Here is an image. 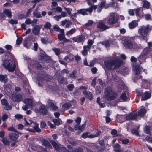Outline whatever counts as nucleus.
Instances as JSON below:
<instances>
[{"mask_svg": "<svg viewBox=\"0 0 152 152\" xmlns=\"http://www.w3.org/2000/svg\"><path fill=\"white\" fill-rule=\"evenodd\" d=\"M72 152H83L82 149L80 148H78L72 150Z\"/></svg>", "mask_w": 152, "mask_h": 152, "instance_id": "774afa93", "label": "nucleus"}, {"mask_svg": "<svg viewBox=\"0 0 152 152\" xmlns=\"http://www.w3.org/2000/svg\"><path fill=\"white\" fill-rule=\"evenodd\" d=\"M72 24V22L66 19H65L60 22V25L62 26H65V28H69Z\"/></svg>", "mask_w": 152, "mask_h": 152, "instance_id": "ddd939ff", "label": "nucleus"}, {"mask_svg": "<svg viewBox=\"0 0 152 152\" xmlns=\"http://www.w3.org/2000/svg\"><path fill=\"white\" fill-rule=\"evenodd\" d=\"M72 106L71 104L69 103H66L62 105V107L64 110L69 109Z\"/></svg>", "mask_w": 152, "mask_h": 152, "instance_id": "09e8293b", "label": "nucleus"}, {"mask_svg": "<svg viewBox=\"0 0 152 152\" xmlns=\"http://www.w3.org/2000/svg\"><path fill=\"white\" fill-rule=\"evenodd\" d=\"M101 43L107 48L109 47L110 46V43L109 41H107L102 42Z\"/></svg>", "mask_w": 152, "mask_h": 152, "instance_id": "680f3d73", "label": "nucleus"}, {"mask_svg": "<svg viewBox=\"0 0 152 152\" xmlns=\"http://www.w3.org/2000/svg\"><path fill=\"white\" fill-rule=\"evenodd\" d=\"M12 99L15 102L20 101L22 100V96L21 94H16L14 92L12 95Z\"/></svg>", "mask_w": 152, "mask_h": 152, "instance_id": "4468645a", "label": "nucleus"}, {"mask_svg": "<svg viewBox=\"0 0 152 152\" xmlns=\"http://www.w3.org/2000/svg\"><path fill=\"white\" fill-rule=\"evenodd\" d=\"M76 71H73L69 75V77L70 78H72L75 79L76 78L75 75L76 74Z\"/></svg>", "mask_w": 152, "mask_h": 152, "instance_id": "603ef678", "label": "nucleus"}, {"mask_svg": "<svg viewBox=\"0 0 152 152\" xmlns=\"http://www.w3.org/2000/svg\"><path fill=\"white\" fill-rule=\"evenodd\" d=\"M58 39L61 40L64 39L65 35L64 34H58Z\"/></svg>", "mask_w": 152, "mask_h": 152, "instance_id": "bf43d9fd", "label": "nucleus"}, {"mask_svg": "<svg viewBox=\"0 0 152 152\" xmlns=\"http://www.w3.org/2000/svg\"><path fill=\"white\" fill-rule=\"evenodd\" d=\"M52 121L56 125L58 126L60 124H62V121L61 119L59 118L58 119H54L52 120Z\"/></svg>", "mask_w": 152, "mask_h": 152, "instance_id": "c03bdc74", "label": "nucleus"}, {"mask_svg": "<svg viewBox=\"0 0 152 152\" xmlns=\"http://www.w3.org/2000/svg\"><path fill=\"white\" fill-rule=\"evenodd\" d=\"M3 13L9 18H11L12 17V12L11 11L8 9H6L3 11Z\"/></svg>", "mask_w": 152, "mask_h": 152, "instance_id": "a18cd8bd", "label": "nucleus"}, {"mask_svg": "<svg viewBox=\"0 0 152 152\" xmlns=\"http://www.w3.org/2000/svg\"><path fill=\"white\" fill-rule=\"evenodd\" d=\"M111 77L109 75H108V73H107V78H109V79L111 78L114 81L117 82V80L119 79V78L117 76H116L115 73L113 71L111 72Z\"/></svg>", "mask_w": 152, "mask_h": 152, "instance_id": "aec40b11", "label": "nucleus"}, {"mask_svg": "<svg viewBox=\"0 0 152 152\" xmlns=\"http://www.w3.org/2000/svg\"><path fill=\"white\" fill-rule=\"evenodd\" d=\"M42 145L48 148L49 149H52V147L48 142L45 140H43L42 141Z\"/></svg>", "mask_w": 152, "mask_h": 152, "instance_id": "c756f323", "label": "nucleus"}, {"mask_svg": "<svg viewBox=\"0 0 152 152\" xmlns=\"http://www.w3.org/2000/svg\"><path fill=\"white\" fill-rule=\"evenodd\" d=\"M53 50L55 53L56 54L57 56L59 55L61 53L60 50L59 49L54 48L52 49Z\"/></svg>", "mask_w": 152, "mask_h": 152, "instance_id": "5fc2aeb1", "label": "nucleus"}, {"mask_svg": "<svg viewBox=\"0 0 152 152\" xmlns=\"http://www.w3.org/2000/svg\"><path fill=\"white\" fill-rule=\"evenodd\" d=\"M141 54L145 56L147 55L151 56H152V49L150 47L145 48L143 50Z\"/></svg>", "mask_w": 152, "mask_h": 152, "instance_id": "dca6fc26", "label": "nucleus"}, {"mask_svg": "<svg viewBox=\"0 0 152 152\" xmlns=\"http://www.w3.org/2000/svg\"><path fill=\"white\" fill-rule=\"evenodd\" d=\"M15 61L13 58L9 60H5L3 63V65L4 67L9 72H12L14 71L15 68Z\"/></svg>", "mask_w": 152, "mask_h": 152, "instance_id": "20e7f679", "label": "nucleus"}, {"mask_svg": "<svg viewBox=\"0 0 152 152\" xmlns=\"http://www.w3.org/2000/svg\"><path fill=\"white\" fill-rule=\"evenodd\" d=\"M0 81L4 83H7L8 81L7 75H0Z\"/></svg>", "mask_w": 152, "mask_h": 152, "instance_id": "7c9ffc66", "label": "nucleus"}, {"mask_svg": "<svg viewBox=\"0 0 152 152\" xmlns=\"http://www.w3.org/2000/svg\"><path fill=\"white\" fill-rule=\"evenodd\" d=\"M117 94L113 92L111 87H107L104 89L103 98L107 101L113 100L117 97Z\"/></svg>", "mask_w": 152, "mask_h": 152, "instance_id": "f03ea898", "label": "nucleus"}, {"mask_svg": "<svg viewBox=\"0 0 152 152\" xmlns=\"http://www.w3.org/2000/svg\"><path fill=\"white\" fill-rule=\"evenodd\" d=\"M94 23V21L92 20H89L88 22L83 25V26L86 28L88 29L90 27L93 25Z\"/></svg>", "mask_w": 152, "mask_h": 152, "instance_id": "2f4dec72", "label": "nucleus"}, {"mask_svg": "<svg viewBox=\"0 0 152 152\" xmlns=\"http://www.w3.org/2000/svg\"><path fill=\"white\" fill-rule=\"evenodd\" d=\"M134 42V40L133 38L127 37L123 40V43L124 46L126 48L132 49Z\"/></svg>", "mask_w": 152, "mask_h": 152, "instance_id": "6e6552de", "label": "nucleus"}, {"mask_svg": "<svg viewBox=\"0 0 152 152\" xmlns=\"http://www.w3.org/2000/svg\"><path fill=\"white\" fill-rule=\"evenodd\" d=\"M39 112L41 115H46L47 113L46 107L44 105H42L39 107Z\"/></svg>", "mask_w": 152, "mask_h": 152, "instance_id": "412c9836", "label": "nucleus"}, {"mask_svg": "<svg viewBox=\"0 0 152 152\" xmlns=\"http://www.w3.org/2000/svg\"><path fill=\"white\" fill-rule=\"evenodd\" d=\"M12 83L10 84H7L4 86V88L7 91L10 90L12 88Z\"/></svg>", "mask_w": 152, "mask_h": 152, "instance_id": "8fccbe9b", "label": "nucleus"}, {"mask_svg": "<svg viewBox=\"0 0 152 152\" xmlns=\"http://www.w3.org/2000/svg\"><path fill=\"white\" fill-rule=\"evenodd\" d=\"M99 136V134H96L94 135L90 134H83L82 135V137L84 138H87V137L89 138H93L95 137H97Z\"/></svg>", "mask_w": 152, "mask_h": 152, "instance_id": "4be33fe9", "label": "nucleus"}, {"mask_svg": "<svg viewBox=\"0 0 152 152\" xmlns=\"http://www.w3.org/2000/svg\"><path fill=\"white\" fill-rule=\"evenodd\" d=\"M96 7L95 6H93L91 7L88 8L81 9L77 10L78 14H81L83 15H88V13H91L92 12L93 10H96Z\"/></svg>", "mask_w": 152, "mask_h": 152, "instance_id": "0eeeda50", "label": "nucleus"}, {"mask_svg": "<svg viewBox=\"0 0 152 152\" xmlns=\"http://www.w3.org/2000/svg\"><path fill=\"white\" fill-rule=\"evenodd\" d=\"M83 93L86 96V97L90 100H91L93 99V95L90 92H88L86 90H84L83 91Z\"/></svg>", "mask_w": 152, "mask_h": 152, "instance_id": "cd10ccee", "label": "nucleus"}, {"mask_svg": "<svg viewBox=\"0 0 152 152\" xmlns=\"http://www.w3.org/2000/svg\"><path fill=\"white\" fill-rule=\"evenodd\" d=\"M78 14L77 12L74 13L73 14L71 13L69 15L72 20H75V18L77 17Z\"/></svg>", "mask_w": 152, "mask_h": 152, "instance_id": "052dcab7", "label": "nucleus"}, {"mask_svg": "<svg viewBox=\"0 0 152 152\" xmlns=\"http://www.w3.org/2000/svg\"><path fill=\"white\" fill-rule=\"evenodd\" d=\"M94 42V40L89 39L87 42L88 45L84 46H86V47H88L89 49H90L91 47Z\"/></svg>", "mask_w": 152, "mask_h": 152, "instance_id": "de8ad7c7", "label": "nucleus"}, {"mask_svg": "<svg viewBox=\"0 0 152 152\" xmlns=\"http://www.w3.org/2000/svg\"><path fill=\"white\" fill-rule=\"evenodd\" d=\"M85 37L84 35H81L79 36L74 37L71 38L73 41L78 43L83 42L84 40Z\"/></svg>", "mask_w": 152, "mask_h": 152, "instance_id": "f3484780", "label": "nucleus"}, {"mask_svg": "<svg viewBox=\"0 0 152 152\" xmlns=\"http://www.w3.org/2000/svg\"><path fill=\"white\" fill-rule=\"evenodd\" d=\"M64 59L65 60L69 62L70 61H72L74 59V56L72 54H70L66 56Z\"/></svg>", "mask_w": 152, "mask_h": 152, "instance_id": "c9c22d12", "label": "nucleus"}, {"mask_svg": "<svg viewBox=\"0 0 152 152\" xmlns=\"http://www.w3.org/2000/svg\"><path fill=\"white\" fill-rule=\"evenodd\" d=\"M23 40V38L21 37H18V38L16 41V45H20L21 43Z\"/></svg>", "mask_w": 152, "mask_h": 152, "instance_id": "4d7b16f0", "label": "nucleus"}, {"mask_svg": "<svg viewBox=\"0 0 152 152\" xmlns=\"http://www.w3.org/2000/svg\"><path fill=\"white\" fill-rule=\"evenodd\" d=\"M96 93L97 95H99L100 94L101 91V88L99 86H97L95 88Z\"/></svg>", "mask_w": 152, "mask_h": 152, "instance_id": "3c124183", "label": "nucleus"}, {"mask_svg": "<svg viewBox=\"0 0 152 152\" xmlns=\"http://www.w3.org/2000/svg\"><path fill=\"white\" fill-rule=\"evenodd\" d=\"M137 114L135 112H132L130 114L127 115L126 118L127 120H133L136 119L137 117Z\"/></svg>", "mask_w": 152, "mask_h": 152, "instance_id": "a211bd4d", "label": "nucleus"}, {"mask_svg": "<svg viewBox=\"0 0 152 152\" xmlns=\"http://www.w3.org/2000/svg\"><path fill=\"white\" fill-rule=\"evenodd\" d=\"M144 130L145 133H150V126H145L144 128Z\"/></svg>", "mask_w": 152, "mask_h": 152, "instance_id": "13d9d810", "label": "nucleus"}, {"mask_svg": "<svg viewBox=\"0 0 152 152\" xmlns=\"http://www.w3.org/2000/svg\"><path fill=\"white\" fill-rule=\"evenodd\" d=\"M25 104L28 105L29 107H32L34 102V99H26L24 100Z\"/></svg>", "mask_w": 152, "mask_h": 152, "instance_id": "bb28decb", "label": "nucleus"}, {"mask_svg": "<svg viewBox=\"0 0 152 152\" xmlns=\"http://www.w3.org/2000/svg\"><path fill=\"white\" fill-rule=\"evenodd\" d=\"M126 88V86L124 84H120L117 87V90L119 92H120L122 90L125 89Z\"/></svg>", "mask_w": 152, "mask_h": 152, "instance_id": "a19ab883", "label": "nucleus"}, {"mask_svg": "<svg viewBox=\"0 0 152 152\" xmlns=\"http://www.w3.org/2000/svg\"><path fill=\"white\" fill-rule=\"evenodd\" d=\"M151 30H152V28H150V25L147 24L145 26H141L138 30V33L142 39L147 40L148 33Z\"/></svg>", "mask_w": 152, "mask_h": 152, "instance_id": "7ed1b4c3", "label": "nucleus"}, {"mask_svg": "<svg viewBox=\"0 0 152 152\" xmlns=\"http://www.w3.org/2000/svg\"><path fill=\"white\" fill-rule=\"evenodd\" d=\"M146 113V110L144 108H141L138 112V115L140 116L141 117H143L145 114Z\"/></svg>", "mask_w": 152, "mask_h": 152, "instance_id": "473e14b6", "label": "nucleus"}, {"mask_svg": "<svg viewBox=\"0 0 152 152\" xmlns=\"http://www.w3.org/2000/svg\"><path fill=\"white\" fill-rule=\"evenodd\" d=\"M42 25H35L32 29V32L35 35H39L40 33V29L42 28Z\"/></svg>", "mask_w": 152, "mask_h": 152, "instance_id": "f8f14e48", "label": "nucleus"}, {"mask_svg": "<svg viewBox=\"0 0 152 152\" xmlns=\"http://www.w3.org/2000/svg\"><path fill=\"white\" fill-rule=\"evenodd\" d=\"M83 50L81 51V53L83 56H85L88 54V51H89L90 49L84 46H83Z\"/></svg>", "mask_w": 152, "mask_h": 152, "instance_id": "f704fd0d", "label": "nucleus"}, {"mask_svg": "<svg viewBox=\"0 0 152 152\" xmlns=\"http://www.w3.org/2000/svg\"><path fill=\"white\" fill-rule=\"evenodd\" d=\"M138 23L136 20H133L129 24V27L131 29L135 28L138 25Z\"/></svg>", "mask_w": 152, "mask_h": 152, "instance_id": "72a5a7b5", "label": "nucleus"}, {"mask_svg": "<svg viewBox=\"0 0 152 152\" xmlns=\"http://www.w3.org/2000/svg\"><path fill=\"white\" fill-rule=\"evenodd\" d=\"M51 26V24L50 22H47L44 25V28L47 29H50Z\"/></svg>", "mask_w": 152, "mask_h": 152, "instance_id": "864d4df0", "label": "nucleus"}, {"mask_svg": "<svg viewBox=\"0 0 152 152\" xmlns=\"http://www.w3.org/2000/svg\"><path fill=\"white\" fill-rule=\"evenodd\" d=\"M139 46H138L136 44H133V48L132 49L134 50H137V49L139 48Z\"/></svg>", "mask_w": 152, "mask_h": 152, "instance_id": "e2e57ef3", "label": "nucleus"}, {"mask_svg": "<svg viewBox=\"0 0 152 152\" xmlns=\"http://www.w3.org/2000/svg\"><path fill=\"white\" fill-rule=\"evenodd\" d=\"M86 126V122L81 126L79 124H76L75 126V130H78L80 132H81L85 129Z\"/></svg>", "mask_w": 152, "mask_h": 152, "instance_id": "6ab92c4d", "label": "nucleus"}, {"mask_svg": "<svg viewBox=\"0 0 152 152\" xmlns=\"http://www.w3.org/2000/svg\"><path fill=\"white\" fill-rule=\"evenodd\" d=\"M67 88L69 91H72L74 88L73 84H69L67 86Z\"/></svg>", "mask_w": 152, "mask_h": 152, "instance_id": "69168bd1", "label": "nucleus"}, {"mask_svg": "<svg viewBox=\"0 0 152 152\" xmlns=\"http://www.w3.org/2000/svg\"><path fill=\"white\" fill-rule=\"evenodd\" d=\"M150 5V3L147 0H143V7L146 9H148Z\"/></svg>", "mask_w": 152, "mask_h": 152, "instance_id": "ea45409f", "label": "nucleus"}, {"mask_svg": "<svg viewBox=\"0 0 152 152\" xmlns=\"http://www.w3.org/2000/svg\"><path fill=\"white\" fill-rule=\"evenodd\" d=\"M134 10L135 12L137 18L142 17L144 16L143 11L141 10L140 8L134 9Z\"/></svg>", "mask_w": 152, "mask_h": 152, "instance_id": "393cba45", "label": "nucleus"}, {"mask_svg": "<svg viewBox=\"0 0 152 152\" xmlns=\"http://www.w3.org/2000/svg\"><path fill=\"white\" fill-rule=\"evenodd\" d=\"M106 21V19L104 18L103 20L99 21L97 25V28L101 30L102 31L105 30L109 28L110 27L105 24Z\"/></svg>", "mask_w": 152, "mask_h": 152, "instance_id": "1a4fd4ad", "label": "nucleus"}, {"mask_svg": "<svg viewBox=\"0 0 152 152\" xmlns=\"http://www.w3.org/2000/svg\"><path fill=\"white\" fill-rule=\"evenodd\" d=\"M47 124L51 128H56V125L53 124L50 121L48 122Z\"/></svg>", "mask_w": 152, "mask_h": 152, "instance_id": "338daca9", "label": "nucleus"}, {"mask_svg": "<svg viewBox=\"0 0 152 152\" xmlns=\"http://www.w3.org/2000/svg\"><path fill=\"white\" fill-rule=\"evenodd\" d=\"M49 106L51 108V110L53 111L56 110L58 108V107L52 102H50Z\"/></svg>", "mask_w": 152, "mask_h": 152, "instance_id": "49530a36", "label": "nucleus"}, {"mask_svg": "<svg viewBox=\"0 0 152 152\" xmlns=\"http://www.w3.org/2000/svg\"><path fill=\"white\" fill-rule=\"evenodd\" d=\"M151 96L150 93L149 92H145L142 95L141 100H146L149 99Z\"/></svg>", "mask_w": 152, "mask_h": 152, "instance_id": "b1692460", "label": "nucleus"}, {"mask_svg": "<svg viewBox=\"0 0 152 152\" xmlns=\"http://www.w3.org/2000/svg\"><path fill=\"white\" fill-rule=\"evenodd\" d=\"M76 29L75 28H72L69 30L67 31L66 33L67 36H69L75 33L76 31Z\"/></svg>", "mask_w": 152, "mask_h": 152, "instance_id": "e433bc0d", "label": "nucleus"}, {"mask_svg": "<svg viewBox=\"0 0 152 152\" xmlns=\"http://www.w3.org/2000/svg\"><path fill=\"white\" fill-rule=\"evenodd\" d=\"M137 58L140 64L143 63L145 61V56L141 54Z\"/></svg>", "mask_w": 152, "mask_h": 152, "instance_id": "79ce46f5", "label": "nucleus"}, {"mask_svg": "<svg viewBox=\"0 0 152 152\" xmlns=\"http://www.w3.org/2000/svg\"><path fill=\"white\" fill-rule=\"evenodd\" d=\"M120 145L116 143L113 145L114 151L115 152H119L120 150Z\"/></svg>", "mask_w": 152, "mask_h": 152, "instance_id": "58836bf2", "label": "nucleus"}, {"mask_svg": "<svg viewBox=\"0 0 152 152\" xmlns=\"http://www.w3.org/2000/svg\"><path fill=\"white\" fill-rule=\"evenodd\" d=\"M24 121L25 122V125L26 126H29L31 125L32 124H35V122H34L31 119H29L28 120H26V118H25L23 119Z\"/></svg>", "mask_w": 152, "mask_h": 152, "instance_id": "37998d69", "label": "nucleus"}, {"mask_svg": "<svg viewBox=\"0 0 152 152\" xmlns=\"http://www.w3.org/2000/svg\"><path fill=\"white\" fill-rule=\"evenodd\" d=\"M106 1H102L99 4L96 5L97 6V11L98 13H100L103 8H104L105 9H107L108 7L106 6Z\"/></svg>", "mask_w": 152, "mask_h": 152, "instance_id": "2eb2a0df", "label": "nucleus"}, {"mask_svg": "<svg viewBox=\"0 0 152 152\" xmlns=\"http://www.w3.org/2000/svg\"><path fill=\"white\" fill-rule=\"evenodd\" d=\"M58 82L60 84H67L68 83L67 78L61 76L59 77L58 78Z\"/></svg>", "mask_w": 152, "mask_h": 152, "instance_id": "a878e982", "label": "nucleus"}, {"mask_svg": "<svg viewBox=\"0 0 152 152\" xmlns=\"http://www.w3.org/2000/svg\"><path fill=\"white\" fill-rule=\"evenodd\" d=\"M1 102L2 104L4 106L7 105V104H8V103L7 101L5 99H2L1 100Z\"/></svg>", "mask_w": 152, "mask_h": 152, "instance_id": "0e129e2a", "label": "nucleus"}, {"mask_svg": "<svg viewBox=\"0 0 152 152\" xmlns=\"http://www.w3.org/2000/svg\"><path fill=\"white\" fill-rule=\"evenodd\" d=\"M142 69V67L140 66V64H135L133 65V70L136 75H138L141 74Z\"/></svg>", "mask_w": 152, "mask_h": 152, "instance_id": "9b49d317", "label": "nucleus"}, {"mask_svg": "<svg viewBox=\"0 0 152 152\" xmlns=\"http://www.w3.org/2000/svg\"><path fill=\"white\" fill-rule=\"evenodd\" d=\"M35 126L33 127L34 132H41V130L38 126V124L35 122V124H34Z\"/></svg>", "mask_w": 152, "mask_h": 152, "instance_id": "4c0bfd02", "label": "nucleus"}, {"mask_svg": "<svg viewBox=\"0 0 152 152\" xmlns=\"http://www.w3.org/2000/svg\"><path fill=\"white\" fill-rule=\"evenodd\" d=\"M128 98L126 96V92H123L121 95L119 99L118 100L119 102H125L127 100Z\"/></svg>", "mask_w": 152, "mask_h": 152, "instance_id": "5701e85b", "label": "nucleus"}, {"mask_svg": "<svg viewBox=\"0 0 152 152\" xmlns=\"http://www.w3.org/2000/svg\"><path fill=\"white\" fill-rule=\"evenodd\" d=\"M122 63V60L118 57H116L115 59L112 58L110 59L105 61L104 62L106 68L110 70H114L120 67Z\"/></svg>", "mask_w": 152, "mask_h": 152, "instance_id": "f257e3e1", "label": "nucleus"}, {"mask_svg": "<svg viewBox=\"0 0 152 152\" xmlns=\"http://www.w3.org/2000/svg\"><path fill=\"white\" fill-rule=\"evenodd\" d=\"M41 41L42 43L44 44H47L49 43L47 38L45 37L41 38Z\"/></svg>", "mask_w": 152, "mask_h": 152, "instance_id": "6e6d98bb", "label": "nucleus"}, {"mask_svg": "<svg viewBox=\"0 0 152 152\" xmlns=\"http://www.w3.org/2000/svg\"><path fill=\"white\" fill-rule=\"evenodd\" d=\"M24 59L27 60L29 63V65L28 66V67L30 70L32 69L34 70L39 69L42 68V66L40 64L36 61L31 60V58H27L26 56L24 57Z\"/></svg>", "mask_w": 152, "mask_h": 152, "instance_id": "39448f33", "label": "nucleus"}, {"mask_svg": "<svg viewBox=\"0 0 152 152\" xmlns=\"http://www.w3.org/2000/svg\"><path fill=\"white\" fill-rule=\"evenodd\" d=\"M117 21V19L115 17V13H111L110 14L107 21L108 24L112 25L115 23Z\"/></svg>", "mask_w": 152, "mask_h": 152, "instance_id": "9d476101", "label": "nucleus"}, {"mask_svg": "<svg viewBox=\"0 0 152 152\" xmlns=\"http://www.w3.org/2000/svg\"><path fill=\"white\" fill-rule=\"evenodd\" d=\"M50 142L56 150H59L61 149L60 144H58L53 140H50Z\"/></svg>", "mask_w": 152, "mask_h": 152, "instance_id": "c85d7f7f", "label": "nucleus"}, {"mask_svg": "<svg viewBox=\"0 0 152 152\" xmlns=\"http://www.w3.org/2000/svg\"><path fill=\"white\" fill-rule=\"evenodd\" d=\"M18 137L16 134H11L9 135V138L7 139L6 138H3L1 141L4 145H9L11 142L14 141Z\"/></svg>", "mask_w": 152, "mask_h": 152, "instance_id": "423d86ee", "label": "nucleus"}]
</instances>
